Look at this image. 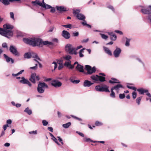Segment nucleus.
Instances as JSON below:
<instances>
[{
  "instance_id": "11",
  "label": "nucleus",
  "mask_w": 151,
  "mask_h": 151,
  "mask_svg": "<svg viewBox=\"0 0 151 151\" xmlns=\"http://www.w3.org/2000/svg\"><path fill=\"white\" fill-rule=\"evenodd\" d=\"M121 50L120 48L116 47V49L113 52L115 57L116 58L118 57L121 52Z\"/></svg>"
},
{
  "instance_id": "53",
  "label": "nucleus",
  "mask_w": 151,
  "mask_h": 151,
  "mask_svg": "<svg viewBox=\"0 0 151 151\" xmlns=\"http://www.w3.org/2000/svg\"><path fill=\"white\" fill-rule=\"evenodd\" d=\"M96 125L97 126H99L102 125V124L99 121H96L95 123Z\"/></svg>"
},
{
  "instance_id": "47",
  "label": "nucleus",
  "mask_w": 151,
  "mask_h": 151,
  "mask_svg": "<svg viewBox=\"0 0 151 151\" xmlns=\"http://www.w3.org/2000/svg\"><path fill=\"white\" fill-rule=\"evenodd\" d=\"M132 94L133 99H135L137 97L136 93L135 91H134L132 93Z\"/></svg>"
},
{
  "instance_id": "43",
  "label": "nucleus",
  "mask_w": 151,
  "mask_h": 151,
  "mask_svg": "<svg viewBox=\"0 0 151 151\" xmlns=\"http://www.w3.org/2000/svg\"><path fill=\"white\" fill-rule=\"evenodd\" d=\"M62 26L65 28H69L70 29H71L72 25L71 24H68L67 25H63Z\"/></svg>"
},
{
  "instance_id": "44",
  "label": "nucleus",
  "mask_w": 151,
  "mask_h": 151,
  "mask_svg": "<svg viewBox=\"0 0 151 151\" xmlns=\"http://www.w3.org/2000/svg\"><path fill=\"white\" fill-rule=\"evenodd\" d=\"M52 139L54 142L55 143H56L58 145H60V144L58 142L57 139L55 137L53 138H52Z\"/></svg>"
},
{
  "instance_id": "8",
  "label": "nucleus",
  "mask_w": 151,
  "mask_h": 151,
  "mask_svg": "<svg viewBox=\"0 0 151 151\" xmlns=\"http://www.w3.org/2000/svg\"><path fill=\"white\" fill-rule=\"evenodd\" d=\"M142 13L144 14L150 15L151 14V6H149L145 9H142L141 10Z\"/></svg>"
},
{
  "instance_id": "22",
  "label": "nucleus",
  "mask_w": 151,
  "mask_h": 151,
  "mask_svg": "<svg viewBox=\"0 0 151 151\" xmlns=\"http://www.w3.org/2000/svg\"><path fill=\"white\" fill-rule=\"evenodd\" d=\"M4 29L12 30L14 28V26L9 24H6L3 25Z\"/></svg>"
},
{
  "instance_id": "4",
  "label": "nucleus",
  "mask_w": 151,
  "mask_h": 151,
  "mask_svg": "<svg viewBox=\"0 0 151 151\" xmlns=\"http://www.w3.org/2000/svg\"><path fill=\"white\" fill-rule=\"evenodd\" d=\"M1 33V35L5 37L8 38H10V37L8 36L12 37L13 34V32L11 30L3 29Z\"/></svg>"
},
{
  "instance_id": "55",
  "label": "nucleus",
  "mask_w": 151,
  "mask_h": 151,
  "mask_svg": "<svg viewBox=\"0 0 151 151\" xmlns=\"http://www.w3.org/2000/svg\"><path fill=\"white\" fill-rule=\"evenodd\" d=\"M147 19L149 21V23L151 24V14L147 16Z\"/></svg>"
},
{
  "instance_id": "45",
  "label": "nucleus",
  "mask_w": 151,
  "mask_h": 151,
  "mask_svg": "<svg viewBox=\"0 0 151 151\" xmlns=\"http://www.w3.org/2000/svg\"><path fill=\"white\" fill-rule=\"evenodd\" d=\"M125 97V95L124 93L120 94H119V98L120 99H124Z\"/></svg>"
},
{
  "instance_id": "1",
  "label": "nucleus",
  "mask_w": 151,
  "mask_h": 151,
  "mask_svg": "<svg viewBox=\"0 0 151 151\" xmlns=\"http://www.w3.org/2000/svg\"><path fill=\"white\" fill-rule=\"evenodd\" d=\"M24 42L29 45H32L33 47L38 46L42 47L44 45H52V42L48 41H43L41 39L33 37L31 38H24L23 39Z\"/></svg>"
},
{
  "instance_id": "37",
  "label": "nucleus",
  "mask_w": 151,
  "mask_h": 151,
  "mask_svg": "<svg viewBox=\"0 0 151 151\" xmlns=\"http://www.w3.org/2000/svg\"><path fill=\"white\" fill-rule=\"evenodd\" d=\"M85 49V48H83L81 50L79 51V57L81 58L83 57L84 55L83 54V53L84 52V50Z\"/></svg>"
},
{
  "instance_id": "46",
  "label": "nucleus",
  "mask_w": 151,
  "mask_h": 151,
  "mask_svg": "<svg viewBox=\"0 0 151 151\" xmlns=\"http://www.w3.org/2000/svg\"><path fill=\"white\" fill-rule=\"evenodd\" d=\"M58 63L59 64V65L58 67V69L59 70H60L63 68V66H64V65H63V64L62 63L60 64V63Z\"/></svg>"
},
{
  "instance_id": "17",
  "label": "nucleus",
  "mask_w": 151,
  "mask_h": 151,
  "mask_svg": "<svg viewBox=\"0 0 151 151\" xmlns=\"http://www.w3.org/2000/svg\"><path fill=\"white\" fill-rule=\"evenodd\" d=\"M76 69L80 72L82 73H83L84 72L83 66L79 63L77 65V66L76 67Z\"/></svg>"
},
{
  "instance_id": "28",
  "label": "nucleus",
  "mask_w": 151,
  "mask_h": 151,
  "mask_svg": "<svg viewBox=\"0 0 151 151\" xmlns=\"http://www.w3.org/2000/svg\"><path fill=\"white\" fill-rule=\"evenodd\" d=\"M42 3V5L41 6L43 8H45L46 9H49L51 8V6L48 4H47L45 3H44V0H43Z\"/></svg>"
},
{
  "instance_id": "29",
  "label": "nucleus",
  "mask_w": 151,
  "mask_h": 151,
  "mask_svg": "<svg viewBox=\"0 0 151 151\" xmlns=\"http://www.w3.org/2000/svg\"><path fill=\"white\" fill-rule=\"evenodd\" d=\"M32 3L33 4V5L34 6H36V5H38L41 6L43 3L40 2L39 1L36 0L35 1H32Z\"/></svg>"
},
{
  "instance_id": "31",
  "label": "nucleus",
  "mask_w": 151,
  "mask_h": 151,
  "mask_svg": "<svg viewBox=\"0 0 151 151\" xmlns=\"http://www.w3.org/2000/svg\"><path fill=\"white\" fill-rule=\"evenodd\" d=\"M24 111L27 113L28 114L30 115L32 114V111L31 109H29L28 107L25 109Z\"/></svg>"
},
{
  "instance_id": "35",
  "label": "nucleus",
  "mask_w": 151,
  "mask_h": 151,
  "mask_svg": "<svg viewBox=\"0 0 151 151\" xmlns=\"http://www.w3.org/2000/svg\"><path fill=\"white\" fill-rule=\"evenodd\" d=\"M98 75H96L95 76H91V78L92 80L96 81H98Z\"/></svg>"
},
{
  "instance_id": "15",
  "label": "nucleus",
  "mask_w": 151,
  "mask_h": 151,
  "mask_svg": "<svg viewBox=\"0 0 151 151\" xmlns=\"http://www.w3.org/2000/svg\"><path fill=\"white\" fill-rule=\"evenodd\" d=\"M4 56L5 58L6 62L8 63L11 62L12 64L14 62V60L11 58H10L6 55L5 54H4Z\"/></svg>"
},
{
  "instance_id": "63",
  "label": "nucleus",
  "mask_w": 151,
  "mask_h": 151,
  "mask_svg": "<svg viewBox=\"0 0 151 151\" xmlns=\"http://www.w3.org/2000/svg\"><path fill=\"white\" fill-rule=\"evenodd\" d=\"M51 9L50 10V12L52 13H54L55 12V9L54 8L52 7V8L51 7Z\"/></svg>"
},
{
  "instance_id": "12",
  "label": "nucleus",
  "mask_w": 151,
  "mask_h": 151,
  "mask_svg": "<svg viewBox=\"0 0 151 151\" xmlns=\"http://www.w3.org/2000/svg\"><path fill=\"white\" fill-rule=\"evenodd\" d=\"M61 35L63 37L67 39H69L70 37L69 33L66 30H63L62 32Z\"/></svg>"
},
{
  "instance_id": "42",
  "label": "nucleus",
  "mask_w": 151,
  "mask_h": 151,
  "mask_svg": "<svg viewBox=\"0 0 151 151\" xmlns=\"http://www.w3.org/2000/svg\"><path fill=\"white\" fill-rule=\"evenodd\" d=\"M107 7L108 8V9L111 10L113 12H114L115 9L113 7V6H112L111 5H109L107 6Z\"/></svg>"
},
{
  "instance_id": "9",
  "label": "nucleus",
  "mask_w": 151,
  "mask_h": 151,
  "mask_svg": "<svg viewBox=\"0 0 151 151\" xmlns=\"http://www.w3.org/2000/svg\"><path fill=\"white\" fill-rule=\"evenodd\" d=\"M51 85L54 87L57 88L61 86L62 83L60 82L58 80H53L52 82Z\"/></svg>"
},
{
  "instance_id": "61",
  "label": "nucleus",
  "mask_w": 151,
  "mask_h": 151,
  "mask_svg": "<svg viewBox=\"0 0 151 151\" xmlns=\"http://www.w3.org/2000/svg\"><path fill=\"white\" fill-rule=\"evenodd\" d=\"M29 134H37V130L33 131H32L29 132Z\"/></svg>"
},
{
  "instance_id": "33",
  "label": "nucleus",
  "mask_w": 151,
  "mask_h": 151,
  "mask_svg": "<svg viewBox=\"0 0 151 151\" xmlns=\"http://www.w3.org/2000/svg\"><path fill=\"white\" fill-rule=\"evenodd\" d=\"M71 125V123L70 122H68L66 124H63V127L64 128H68Z\"/></svg>"
},
{
  "instance_id": "52",
  "label": "nucleus",
  "mask_w": 151,
  "mask_h": 151,
  "mask_svg": "<svg viewBox=\"0 0 151 151\" xmlns=\"http://www.w3.org/2000/svg\"><path fill=\"white\" fill-rule=\"evenodd\" d=\"M114 32L118 34H119L120 35H122L123 34V32L119 30H115Z\"/></svg>"
},
{
  "instance_id": "14",
  "label": "nucleus",
  "mask_w": 151,
  "mask_h": 151,
  "mask_svg": "<svg viewBox=\"0 0 151 151\" xmlns=\"http://www.w3.org/2000/svg\"><path fill=\"white\" fill-rule=\"evenodd\" d=\"M71 61H66L64 64V65L66 67L70 69H72L74 68V67L71 64Z\"/></svg>"
},
{
  "instance_id": "16",
  "label": "nucleus",
  "mask_w": 151,
  "mask_h": 151,
  "mask_svg": "<svg viewBox=\"0 0 151 151\" xmlns=\"http://www.w3.org/2000/svg\"><path fill=\"white\" fill-rule=\"evenodd\" d=\"M123 88V86L121 84H117L111 88L113 90H116L117 92H118L120 88Z\"/></svg>"
},
{
  "instance_id": "40",
  "label": "nucleus",
  "mask_w": 151,
  "mask_h": 151,
  "mask_svg": "<svg viewBox=\"0 0 151 151\" xmlns=\"http://www.w3.org/2000/svg\"><path fill=\"white\" fill-rule=\"evenodd\" d=\"M113 89L111 88V93L110 94V96L111 97L114 98L115 97V93L113 91Z\"/></svg>"
},
{
  "instance_id": "50",
  "label": "nucleus",
  "mask_w": 151,
  "mask_h": 151,
  "mask_svg": "<svg viewBox=\"0 0 151 151\" xmlns=\"http://www.w3.org/2000/svg\"><path fill=\"white\" fill-rule=\"evenodd\" d=\"M10 18L12 19L13 20H15V18L14 17V14L13 12H10Z\"/></svg>"
},
{
  "instance_id": "41",
  "label": "nucleus",
  "mask_w": 151,
  "mask_h": 151,
  "mask_svg": "<svg viewBox=\"0 0 151 151\" xmlns=\"http://www.w3.org/2000/svg\"><path fill=\"white\" fill-rule=\"evenodd\" d=\"M126 41L125 43V45L126 46H129V42L130 41V39H128L126 38Z\"/></svg>"
},
{
  "instance_id": "36",
  "label": "nucleus",
  "mask_w": 151,
  "mask_h": 151,
  "mask_svg": "<svg viewBox=\"0 0 151 151\" xmlns=\"http://www.w3.org/2000/svg\"><path fill=\"white\" fill-rule=\"evenodd\" d=\"M80 12V10L79 9L76 10H73V13L75 15H77L78 14H79V13Z\"/></svg>"
},
{
  "instance_id": "2",
  "label": "nucleus",
  "mask_w": 151,
  "mask_h": 151,
  "mask_svg": "<svg viewBox=\"0 0 151 151\" xmlns=\"http://www.w3.org/2000/svg\"><path fill=\"white\" fill-rule=\"evenodd\" d=\"M45 88H48V86L44 82H39L37 87V91L40 93H44Z\"/></svg>"
},
{
  "instance_id": "27",
  "label": "nucleus",
  "mask_w": 151,
  "mask_h": 151,
  "mask_svg": "<svg viewBox=\"0 0 151 151\" xmlns=\"http://www.w3.org/2000/svg\"><path fill=\"white\" fill-rule=\"evenodd\" d=\"M83 140L84 142H93V143H96V141H93L90 138H87L86 137H84L83 139Z\"/></svg>"
},
{
  "instance_id": "18",
  "label": "nucleus",
  "mask_w": 151,
  "mask_h": 151,
  "mask_svg": "<svg viewBox=\"0 0 151 151\" xmlns=\"http://www.w3.org/2000/svg\"><path fill=\"white\" fill-rule=\"evenodd\" d=\"M93 84L90 81L86 80L84 82L83 86L84 87H89Z\"/></svg>"
},
{
  "instance_id": "39",
  "label": "nucleus",
  "mask_w": 151,
  "mask_h": 151,
  "mask_svg": "<svg viewBox=\"0 0 151 151\" xmlns=\"http://www.w3.org/2000/svg\"><path fill=\"white\" fill-rule=\"evenodd\" d=\"M100 35H101L102 38L103 39L106 40L108 38V36L107 35H105V34L100 33Z\"/></svg>"
},
{
  "instance_id": "49",
  "label": "nucleus",
  "mask_w": 151,
  "mask_h": 151,
  "mask_svg": "<svg viewBox=\"0 0 151 151\" xmlns=\"http://www.w3.org/2000/svg\"><path fill=\"white\" fill-rule=\"evenodd\" d=\"M43 125L44 126H46L48 124V122L46 120H43L42 121Z\"/></svg>"
},
{
  "instance_id": "21",
  "label": "nucleus",
  "mask_w": 151,
  "mask_h": 151,
  "mask_svg": "<svg viewBox=\"0 0 151 151\" xmlns=\"http://www.w3.org/2000/svg\"><path fill=\"white\" fill-rule=\"evenodd\" d=\"M103 49L105 52L107 54L111 56L112 55V53L111 51L107 47L105 46L103 47Z\"/></svg>"
},
{
  "instance_id": "64",
  "label": "nucleus",
  "mask_w": 151,
  "mask_h": 151,
  "mask_svg": "<svg viewBox=\"0 0 151 151\" xmlns=\"http://www.w3.org/2000/svg\"><path fill=\"white\" fill-rule=\"evenodd\" d=\"M9 127V125L8 124L4 125L3 126V129L4 131L6 130L7 127Z\"/></svg>"
},
{
  "instance_id": "19",
  "label": "nucleus",
  "mask_w": 151,
  "mask_h": 151,
  "mask_svg": "<svg viewBox=\"0 0 151 151\" xmlns=\"http://www.w3.org/2000/svg\"><path fill=\"white\" fill-rule=\"evenodd\" d=\"M36 75V74L35 73H32L29 79V80L33 83H36L35 81Z\"/></svg>"
},
{
  "instance_id": "57",
  "label": "nucleus",
  "mask_w": 151,
  "mask_h": 151,
  "mask_svg": "<svg viewBox=\"0 0 151 151\" xmlns=\"http://www.w3.org/2000/svg\"><path fill=\"white\" fill-rule=\"evenodd\" d=\"M37 64H35V66L30 67V69H32L34 70H36L37 68Z\"/></svg>"
},
{
  "instance_id": "26",
  "label": "nucleus",
  "mask_w": 151,
  "mask_h": 151,
  "mask_svg": "<svg viewBox=\"0 0 151 151\" xmlns=\"http://www.w3.org/2000/svg\"><path fill=\"white\" fill-rule=\"evenodd\" d=\"M137 91H138L139 93L141 94H143L144 93H146L148 92V90H145L143 88L138 89Z\"/></svg>"
},
{
  "instance_id": "48",
  "label": "nucleus",
  "mask_w": 151,
  "mask_h": 151,
  "mask_svg": "<svg viewBox=\"0 0 151 151\" xmlns=\"http://www.w3.org/2000/svg\"><path fill=\"white\" fill-rule=\"evenodd\" d=\"M117 38V37L116 35L115 34H114L113 36H112V37H111V39L113 41H115Z\"/></svg>"
},
{
  "instance_id": "20",
  "label": "nucleus",
  "mask_w": 151,
  "mask_h": 151,
  "mask_svg": "<svg viewBox=\"0 0 151 151\" xmlns=\"http://www.w3.org/2000/svg\"><path fill=\"white\" fill-rule=\"evenodd\" d=\"M76 78V77L73 76L70 77L69 80L70 82L73 83H78L80 82V81L79 80H75V79Z\"/></svg>"
},
{
  "instance_id": "7",
  "label": "nucleus",
  "mask_w": 151,
  "mask_h": 151,
  "mask_svg": "<svg viewBox=\"0 0 151 151\" xmlns=\"http://www.w3.org/2000/svg\"><path fill=\"white\" fill-rule=\"evenodd\" d=\"M9 50L15 56L18 55H19V52L17 50V48L12 45H11L10 46Z\"/></svg>"
},
{
  "instance_id": "10",
  "label": "nucleus",
  "mask_w": 151,
  "mask_h": 151,
  "mask_svg": "<svg viewBox=\"0 0 151 151\" xmlns=\"http://www.w3.org/2000/svg\"><path fill=\"white\" fill-rule=\"evenodd\" d=\"M19 82L22 84H27L30 87L32 86V84L30 82L24 77L21 78V80L19 81Z\"/></svg>"
},
{
  "instance_id": "32",
  "label": "nucleus",
  "mask_w": 151,
  "mask_h": 151,
  "mask_svg": "<svg viewBox=\"0 0 151 151\" xmlns=\"http://www.w3.org/2000/svg\"><path fill=\"white\" fill-rule=\"evenodd\" d=\"M63 59L66 60L68 61H70V60L71 59V56L70 55H65V56L63 57Z\"/></svg>"
},
{
  "instance_id": "23",
  "label": "nucleus",
  "mask_w": 151,
  "mask_h": 151,
  "mask_svg": "<svg viewBox=\"0 0 151 151\" xmlns=\"http://www.w3.org/2000/svg\"><path fill=\"white\" fill-rule=\"evenodd\" d=\"M57 10L60 12H65L66 11V8L63 6H56Z\"/></svg>"
},
{
  "instance_id": "24",
  "label": "nucleus",
  "mask_w": 151,
  "mask_h": 151,
  "mask_svg": "<svg viewBox=\"0 0 151 151\" xmlns=\"http://www.w3.org/2000/svg\"><path fill=\"white\" fill-rule=\"evenodd\" d=\"M76 17L78 19L82 20H84L85 18V16L81 14H78Z\"/></svg>"
},
{
  "instance_id": "60",
  "label": "nucleus",
  "mask_w": 151,
  "mask_h": 151,
  "mask_svg": "<svg viewBox=\"0 0 151 151\" xmlns=\"http://www.w3.org/2000/svg\"><path fill=\"white\" fill-rule=\"evenodd\" d=\"M33 58L39 60L40 61H41V60L39 58L37 55H35V56H33Z\"/></svg>"
},
{
  "instance_id": "6",
  "label": "nucleus",
  "mask_w": 151,
  "mask_h": 151,
  "mask_svg": "<svg viewBox=\"0 0 151 151\" xmlns=\"http://www.w3.org/2000/svg\"><path fill=\"white\" fill-rule=\"evenodd\" d=\"M85 69L87 71V74L90 75L95 73L96 70L95 67H93L92 68L91 66L88 65H85Z\"/></svg>"
},
{
  "instance_id": "54",
  "label": "nucleus",
  "mask_w": 151,
  "mask_h": 151,
  "mask_svg": "<svg viewBox=\"0 0 151 151\" xmlns=\"http://www.w3.org/2000/svg\"><path fill=\"white\" fill-rule=\"evenodd\" d=\"M127 87L129 88L132 89L134 91H136V88L134 87L130 86L128 85H127Z\"/></svg>"
},
{
  "instance_id": "3",
  "label": "nucleus",
  "mask_w": 151,
  "mask_h": 151,
  "mask_svg": "<svg viewBox=\"0 0 151 151\" xmlns=\"http://www.w3.org/2000/svg\"><path fill=\"white\" fill-rule=\"evenodd\" d=\"M109 88V86L106 85H105L103 86L98 85L95 87V89L97 91L109 92L110 91L108 89Z\"/></svg>"
},
{
  "instance_id": "38",
  "label": "nucleus",
  "mask_w": 151,
  "mask_h": 151,
  "mask_svg": "<svg viewBox=\"0 0 151 151\" xmlns=\"http://www.w3.org/2000/svg\"><path fill=\"white\" fill-rule=\"evenodd\" d=\"M142 98V97H139L137 98L136 99V102L138 105L140 104V102Z\"/></svg>"
},
{
  "instance_id": "13",
  "label": "nucleus",
  "mask_w": 151,
  "mask_h": 151,
  "mask_svg": "<svg viewBox=\"0 0 151 151\" xmlns=\"http://www.w3.org/2000/svg\"><path fill=\"white\" fill-rule=\"evenodd\" d=\"M20 1V0H0V1L5 5H8L10 4V2Z\"/></svg>"
},
{
  "instance_id": "56",
  "label": "nucleus",
  "mask_w": 151,
  "mask_h": 151,
  "mask_svg": "<svg viewBox=\"0 0 151 151\" xmlns=\"http://www.w3.org/2000/svg\"><path fill=\"white\" fill-rule=\"evenodd\" d=\"M79 35V32H73V35L74 37H77Z\"/></svg>"
},
{
  "instance_id": "34",
  "label": "nucleus",
  "mask_w": 151,
  "mask_h": 151,
  "mask_svg": "<svg viewBox=\"0 0 151 151\" xmlns=\"http://www.w3.org/2000/svg\"><path fill=\"white\" fill-rule=\"evenodd\" d=\"M98 77V81H99L101 82H104L105 81V78L100 76H99Z\"/></svg>"
},
{
  "instance_id": "59",
  "label": "nucleus",
  "mask_w": 151,
  "mask_h": 151,
  "mask_svg": "<svg viewBox=\"0 0 151 151\" xmlns=\"http://www.w3.org/2000/svg\"><path fill=\"white\" fill-rule=\"evenodd\" d=\"M76 133L78 134L80 136H81L83 137H84V135L83 133H82L81 132H78V131H76Z\"/></svg>"
},
{
  "instance_id": "58",
  "label": "nucleus",
  "mask_w": 151,
  "mask_h": 151,
  "mask_svg": "<svg viewBox=\"0 0 151 151\" xmlns=\"http://www.w3.org/2000/svg\"><path fill=\"white\" fill-rule=\"evenodd\" d=\"M2 47L4 48H6L7 49H8L7 44L6 43H3L2 44Z\"/></svg>"
},
{
  "instance_id": "51",
  "label": "nucleus",
  "mask_w": 151,
  "mask_h": 151,
  "mask_svg": "<svg viewBox=\"0 0 151 151\" xmlns=\"http://www.w3.org/2000/svg\"><path fill=\"white\" fill-rule=\"evenodd\" d=\"M54 64V69L52 70V71H53V70H55V69L57 68V63L55 62H53L52 63V64Z\"/></svg>"
},
{
  "instance_id": "25",
  "label": "nucleus",
  "mask_w": 151,
  "mask_h": 151,
  "mask_svg": "<svg viewBox=\"0 0 151 151\" xmlns=\"http://www.w3.org/2000/svg\"><path fill=\"white\" fill-rule=\"evenodd\" d=\"M111 79L114 81H113L111 80H109V82L111 83H120V82L119 80H117L116 79L114 78H112Z\"/></svg>"
},
{
  "instance_id": "30",
  "label": "nucleus",
  "mask_w": 151,
  "mask_h": 151,
  "mask_svg": "<svg viewBox=\"0 0 151 151\" xmlns=\"http://www.w3.org/2000/svg\"><path fill=\"white\" fill-rule=\"evenodd\" d=\"M32 57V55L31 53L27 52L24 54V58H25L29 59Z\"/></svg>"
},
{
  "instance_id": "62",
  "label": "nucleus",
  "mask_w": 151,
  "mask_h": 151,
  "mask_svg": "<svg viewBox=\"0 0 151 151\" xmlns=\"http://www.w3.org/2000/svg\"><path fill=\"white\" fill-rule=\"evenodd\" d=\"M71 116L73 117L75 119H77V120H78L79 121H82V119H81L79 118L78 117H77L76 116H73V115H72Z\"/></svg>"
},
{
  "instance_id": "5",
  "label": "nucleus",
  "mask_w": 151,
  "mask_h": 151,
  "mask_svg": "<svg viewBox=\"0 0 151 151\" xmlns=\"http://www.w3.org/2000/svg\"><path fill=\"white\" fill-rule=\"evenodd\" d=\"M65 51L68 52L69 54H73V51L75 49L74 48L71 44H68L66 45L65 46ZM74 53L76 54V52L74 51Z\"/></svg>"
}]
</instances>
